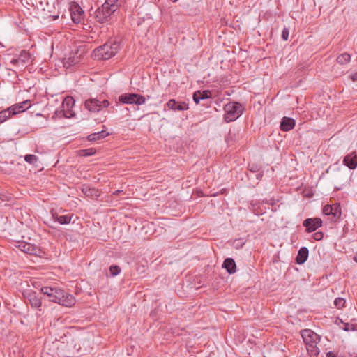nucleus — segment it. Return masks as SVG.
I'll use <instances>...</instances> for the list:
<instances>
[{
    "instance_id": "f257e3e1",
    "label": "nucleus",
    "mask_w": 357,
    "mask_h": 357,
    "mask_svg": "<svg viewBox=\"0 0 357 357\" xmlns=\"http://www.w3.org/2000/svg\"><path fill=\"white\" fill-rule=\"evenodd\" d=\"M119 49V42L117 40H111L96 48L93 52L98 59L107 60L114 56Z\"/></svg>"
},
{
    "instance_id": "f03ea898",
    "label": "nucleus",
    "mask_w": 357,
    "mask_h": 357,
    "mask_svg": "<svg viewBox=\"0 0 357 357\" xmlns=\"http://www.w3.org/2000/svg\"><path fill=\"white\" fill-rule=\"evenodd\" d=\"M225 114V120L227 122H231L236 120L243 112V105L237 102H229L224 106Z\"/></svg>"
},
{
    "instance_id": "7ed1b4c3",
    "label": "nucleus",
    "mask_w": 357,
    "mask_h": 357,
    "mask_svg": "<svg viewBox=\"0 0 357 357\" xmlns=\"http://www.w3.org/2000/svg\"><path fill=\"white\" fill-rule=\"evenodd\" d=\"M55 302L59 305L65 307H72L75 303V297L68 293H66L64 290L56 287Z\"/></svg>"
},
{
    "instance_id": "20e7f679",
    "label": "nucleus",
    "mask_w": 357,
    "mask_h": 357,
    "mask_svg": "<svg viewBox=\"0 0 357 357\" xmlns=\"http://www.w3.org/2000/svg\"><path fill=\"white\" fill-rule=\"evenodd\" d=\"M109 105L108 100L99 101L98 99L91 98L85 102V107L90 112H97L107 108Z\"/></svg>"
},
{
    "instance_id": "39448f33",
    "label": "nucleus",
    "mask_w": 357,
    "mask_h": 357,
    "mask_svg": "<svg viewBox=\"0 0 357 357\" xmlns=\"http://www.w3.org/2000/svg\"><path fill=\"white\" fill-rule=\"evenodd\" d=\"M24 253L33 255H40L42 253L41 250L36 245L25 241H17L15 245Z\"/></svg>"
},
{
    "instance_id": "423d86ee",
    "label": "nucleus",
    "mask_w": 357,
    "mask_h": 357,
    "mask_svg": "<svg viewBox=\"0 0 357 357\" xmlns=\"http://www.w3.org/2000/svg\"><path fill=\"white\" fill-rule=\"evenodd\" d=\"M115 11L114 8L104 5L97 9L96 11V18L97 22L100 23H105L108 17Z\"/></svg>"
},
{
    "instance_id": "0eeeda50",
    "label": "nucleus",
    "mask_w": 357,
    "mask_h": 357,
    "mask_svg": "<svg viewBox=\"0 0 357 357\" xmlns=\"http://www.w3.org/2000/svg\"><path fill=\"white\" fill-rule=\"evenodd\" d=\"M23 296L28 301L33 308L41 310L42 298L39 297L35 291H26L23 292Z\"/></svg>"
},
{
    "instance_id": "6e6552de",
    "label": "nucleus",
    "mask_w": 357,
    "mask_h": 357,
    "mask_svg": "<svg viewBox=\"0 0 357 357\" xmlns=\"http://www.w3.org/2000/svg\"><path fill=\"white\" fill-rule=\"evenodd\" d=\"M303 225L306 232L311 233L322 226V220L319 218H308L303 222Z\"/></svg>"
},
{
    "instance_id": "1a4fd4ad",
    "label": "nucleus",
    "mask_w": 357,
    "mask_h": 357,
    "mask_svg": "<svg viewBox=\"0 0 357 357\" xmlns=\"http://www.w3.org/2000/svg\"><path fill=\"white\" fill-rule=\"evenodd\" d=\"M301 334L305 344L320 342V336L311 329H303L301 331Z\"/></svg>"
},
{
    "instance_id": "9d476101",
    "label": "nucleus",
    "mask_w": 357,
    "mask_h": 357,
    "mask_svg": "<svg viewBox=\"0 0 357 357\" xmlns=\"http://www.w3.org/2000/svg\"><path fill=\"white\" fill-rule=\"evenodd\" d=\"M29 59V53L25 50H22L17 58H13L11 59L10 63L15 66L22 68Z\"/></svg>"
},
{
    "instance_id": "9b49d317",
    "label": "nucleus",
    "mask_w": 357,
    "mask_h": 357,
    "mask_svg": "<svg viewBox=\"0 0 357 357\" xmlns=\"http://www.w3.org/2000/svg\"><path fill=\"white\" fill-rule=\"evenodd\" d=\"M165 106L173 111H184L188 109V104L185 102H178L174 99L169 100Z\"/></svg>"
},
{
    "instance_id": "f8f14e48",
    "label": "nucleus",
    "mask_w": 357,
    "mask_h": 357,
    "mask_svg": "<svg viewBox=\"0 0 357 357\" xmlns=\"http://www.w3.org/2000/svg\"><path fill=\"white\" fill-rule=\"evenodd\" d=\"M70 15L74 23L78 24L84 17V11L79 5H75L70 8Z\"/></svg>"
},
{
    "instance_id": "ddd939ff",
    "label": "nucleus",
    "mask_w": 357,
    "mask_h": 357,
    "mask_svg": "<svg viewBox=\"0 0 357 357\" xmlns=\"http://www.w3.org/2000/svg\"><path fill=\"white\" fill-rule=\"evenodd\" d=\"M31 107L30 100H27L20 103L15 104L8 109H10L12 116L22 112Z\"/></svg>"
},
{
    "instance_id": "4468645a",
    "label": "nucleus",
    "mask_w": 357,
    "mask_h": 357,
    "mask_svg": "<svg viewBox=\"0 0 357 357\" xmlns=\"http://www.w3.org/2000/svg\"><path fill=\"white\" fill-rule=\"evenodd\" d=\"M52 216L54 221H56L61 225H66L71 222L74 215L73 213H68L64 215L60 214L58 212H52Z\"/></svg>"
},
{
    "instance_id": "2eb2a0df",
    "label": "nucleus",
    "mask_w": 357,
    "mask_h": 357,
    "mask_svg": "<svg viewBox=\"0 0 357 357\" xmlns=\"http://www.w3.org/2000/svg\"><path fill=\"white\" fill-rule=\"evenodd\" d=\"M343 164L350 169L357 167V155L355 152L347 154L343 159Z\"/></svg>"
},
{
    "instance_id": "dca6fc26",
    "label": "nucleus",
    "mask_w": 357,
    "mask_h": 357,
    "mask_svg": "<svg viewBox=\"0 0 357 357\" xmlns=\"http://www.w3.org/2000/svg\"><path fill=\"white\" fill-rule=\"evenodd\" d=\"M82 192L85 197L89 198H98L101 195V192L99 190L87 185L82 187Z\"/></svg>"
},
{
    "instance_id": "f3484780",
    "label": "nucleus",
    "mask_w": 357,
    "mask_h": 357,
    "mask_svg": "<svg viewBox=\"0 0 357 357\" xmlns=\"http://www.w3.org/2000/svg\"><path fill=\"white\" fill-rule=\"evenodd\" d=\"M295 126V120L290 117H283L280 123V128L282 131H289Z\"/></svg>"
},
{
    "instance_id": "a211bd4d",
    "label": "nucleus",
    "mask_w": 357,
    "mask_h": 357,
    "mask_svg": "<svg viewBox=\"0 0 357 357\" xmlns=\"http://www.w3.org/2000/svg\"><path fill=\"white\" fill-rule=\"evenodd\" d=\"M222 268H225L229 274H233L236 271V264L234 259L228 257L225 259Z\"/></svg>"
},
{
    "instance_id": "6ab92c4d",
    "label": "nucleus",
    "mask_w": 357,
    "mask_h": 357,
    "mask_svg": "<svg viewBox=\"0 0 357 357\" xmlns=\"http://www.w3.org/2000/svg\"><path fill=\"white\" fill-rule=\"evenodd\" d=\"M211 96V92L208 90L197 91L193 94V100L198 104L200 100L208 99Z\"/></svg>"
},
{
    "instance_id": "aec40b11",
    "label": "nucleus",
    "mask_w": 357,
    "mask_h": 357,
    "mask_svg": "<svg viewBox=\"0 0 357 357\" xmlns=\"http://www.w3.org/2000/svg\"><path fill=\"white\" fill-rule=\"evenodd\" d=\"M308 255L309 250L306 247L301 248L296 257V263L298 264H303L305 263L308 257Z\"/></svg>"
},
{
    "instance_id": "412c9836",
    "label": "nucleus",
    "mask_w": 357,
    "mask_h": 357,
    "mask_svg": "<svg viewBox=\"0 0 357 357\" xmlns=\"http://www.w3.org/2000/svg\"><path fill=\"white\" fill-rule=\"evenodd\" d=\"M56 287H43L40 289L41 293H43L44 295H46L49 297V301L50 302H55V297L56 294L54 293V291H56Z\"/></svg>"
},
{
    "instance_id": "4be33fe9",
    "label": "nucleus",
    "mask_w": 357,
    "mask_h": 357,
    "mask_svg": "<svg viewBox=\"0 0 357 357\" xmlns=\"http://www.w3.org/2000/svg\"><path fill=\"white\" fill-rule=\"evenodd\" d=\"M332 220L334 222L337 221L342 215V209L339 203H335L331 205Z\"/></svg>"
},
{
    "instance_id": "5701e85b",
    "label": "nucleus",
    "mask_w": 357,
    "mask_h": 357,
    "mask_svg": "<svg viewBox=\"0 0 357 357\" xmlns=\"http://www.w3.org/2000/svg\"><path fill=\"white\" fill-rule=\"evenodd\" d=\"M80 61V55L77 56L75 54H70V55L63 59L64 66H73L77 64Z\"/></svg>"
},
{
    "instance_id": "b1692460",
    "label": "nucleus",
    "mask_w": 357,
    "mask_h": 357,
    "mask_svg": "<svg viewBox=\"0 0 357 357\" xmlns=\"http://www.w3.org/2000/svg\"><path fill=\"white\" fill-rule=\"evenodd\" d=\"M109 134V132H107L105 130H102L100 132L91 133L88 135L87 139L90 142H94L96 140L102 139L107 136H108Z\"/></svg>"
},
{
    "instance_id": "393cba45",
    "label": "nucleus",
    "mask_w": 357,
    "mask_h": 357,
    "mask_svg": "<svg viewBox=\"0 0 357 357\" xmlns=\"http://www.w3.org/2000/svg\"><path fill=\"white\" fill-rule=\"evenodd\" d=\"M135 93H123L119 97V101L123 104H134Z\"/></svg>"
},
{
    "instance_id": "a878e982",
    "label": "nucleus",
    "mask_w": 357,
    "mask_h": 357,
    "mask_svg": "<svg viewBox=\"0 0 357 357\" xmlns=\"http://www.w3.org/2000/svg\"><path fill=\"white\" fill-rule=\"evenodd\" d=\"M318 343H312L305 344L307 353L310 357H317L319 354V349L317 347Z\"/></svg>"
},
{
    "instance_id": "bb28decb",
    "label": "nucleus",
    "mask_w": 357,
    "mask_h": 357,
    "mask_svg": "<svg viewBox=\"0 0 357 357\" xmlns=\"http://www.w3.org/2000/svg\"><path fill=\"white\" fill-rule=\"evenodd\" d=\"M351 61V55L347 52L341 54L337 57V62L341 65L347 64Z\"/></svg>"
},
{
    "instance_id": "cd10ccee",
    "label": "nucleus",
    "mask_w": 357,
    "mask_h": 357,
    "mask_svg": "<svg viewBox=\"0 0 357 357\" xmlns=\"http://www.w3.org/2000/svg\"><path fill=\"white\" fill-rule=\"evenodd\" d=\"M12 116L10 109H4L0 112V123L4 122Z\"/></svg>"
},
{
    "instance_id": "c85d7f7f",
    "label": "nucleus",
    "mask_w": 357,
    "mask_h": 357,
    "mask_svg": "<svg viewBox=\"0 0 357 357\" xmlns=\"http://www.w3.org/2000/svg\"><path fill=\"white\" fill-rule=\"evenodd\" d=\"M75 104V100L71 97L65 98L62 103V107L65 109H71Z\"/></svg>"
},
{
    "instance_id": "c756f323",
    "label": "nucleus",
    "mask_w": 357,
    "mask_h": 357,
    "mask_svg": "<svg viewBox=\"0 0 357 357\" xmlns=\"http://www.w3.org/2000/svg\"><path fill=\"white\" fill-rule=\"evenodd\" d=\"M96 153V149L93 148H89L86 149H81L79 151V154L81 156L87 157L93 155Z\"/></svg>"
},
{
    "instance_id": "7c9ffc66",
    "label": "nucleus",
    "mask_w": 357,
    "mask_h": 357,
    "mask_svg": "<svg viewBox=\"0 0 357 357\" xmlns=\"http://www.w3.org/2000/svg\"><path fill=\"white\" fill-rule=\"evenodd\" d=\"M24 160L29 164L34 165L38 162V158L35 155L28 154L25 155Z\"/></svg>"
},
{
    "instance_id": "2f4dec72",
    "label": "nucleus",
    "mask_w": 357,
    "mask_h": 357,
    "mask_svg": "<svg viewBox=\"0 0 357 357\" xmlns=\"http://www.w3.org/2000/svg\"><path fill=\"white\" fill-rule=\"evenodd\" d=\"M66 118L65 108H63L62 106L56 109L54 114L52 118Z\"/></svg>"
},
{
    "instance_id": "473e14b6",
    "label": "nucleus",
    "mask_w": 357,
    "mask_h": 357,
    "mask_svg": "<svg viewBox=\"0 0 357 357\" xmlns=\"http://www.w3.org/2000/svg\"><path fill=\"white\" fill-rule=\"evenodd\" d=\"M135 97L134 104L140 105H143L145 103L146 98L143 96H142L140 94L135 93Z\"/></svg>"
},
{
    "instance_id": "72a5a7b5",
    "label": "nucleus",
    "mask_w": 357,
    "mask_h": 357,
    "mask_svg": "<svg viewBox=\"0 0 357 357\" xmlns=\"http://www.w3.org/2000/svg\"><path fill=\"white\" fill-rule=\"evenodd\" d=\"M345 302V299L342 298H336L334 301V305L337 307V308L341 309L344 307Z\"/></svg>"
},
{
    "instance_id": "f704fd0d",
    "label": "nucleus",
    "mask_w": 357,
    "mask_h": 357,
    "mask_svg": "<svg viewBox=\"0 0 357 357\" xmlns=\"http://www.w3.org/2000/svg\"><path fill=\"white\" fill-rule=\"evenodd\" d=\"M110 274L112 276H116L121 272V268L117 265H112L109 268Z\"/></svg>"
},
{
    "instance_id": "c9c22d12",
    "label": "nucleus",
    "mask_w": 357,
    "mask_h": 357,
    "mask_svg": "<svg viewBox=\"0 0 357 357\" xmlns=\"http://www.w3.org/2000/svg\"><path fill=\"white\" fill-rule=\"evenodd\" d=\"M343 330L345 331H356V326L349 323H344Z\"/></svg>"
},
{
    "instance_id": "e433bc0d",
    "label": "nucleus",
    "mask_w": 357,
    "mask_h": 357,
    "mask_svg": "<svg viewBox=\"0 0 357 357\" xmlns=\"http://www.w3.org/2000/svg\"><path fill=\"white\" fill-rule=\"evenodd\" d=\"M118 0H106V1L104 3V5H107L109 6H111V8H114V10H116L117 5L116 4Z\"/></svg>"
},
{
    "instance_id": "4c0bfd02",
    "label": "nucleus",
    "mask_w": 357,
    "mask_h": 357,
    "mask_svg": "<svg viewBox=\"0 0 357 357\" xmlns=\"http://www.w3.org/2000/svg\"><path fill=\"white\" fill-rule=\"evenodd\" d=\"M289 35V29L287 27H284L282 29L281 37L284 40H287Z\"/></svg>"
},
{
    "instance_id": "58836bf2",
    "label": "nucleus",
    "mask_w": 357,
    "mask_h": 357,
    "mask_svg": "<svg viewBox=\"0 0 357 357\" xmlns=\"http://www.w3.org/2000/svg\"><path fill=\"white\" fill-rule=\"evenodd\" d=\"M323 213L326 215H331V205L327 204L323 208Z\"/></svg>"
},
{
    "instance_id": "ea45409f",
    "label": "nucleus",
    "mask_w": 357,
    "mask_h": 357,
    "mask_svg": "<svg viewBox=\"0 0 357 357\" xmlns=\"http://www.w3.org/2000/svg\"><path fill=\"white\" fill-rule=\"evenodd\" d=\"M324 234L321 231H317L313 234V238L315 241H320L323 238Z\"/></svg>"
},
{
    "instance_id": "a19ab883",
    "label": "nucleus",
    "mask_w": 357,
    "mask_h": 357,
    "mask_svg": "<svg viewBox=\"0 0 357 357\" xmlns=\"http://www.w3.org/2000/svg\"><path fill=\"white\" fill-rule=\"evenodd\" d=\"M66 118H70L75 116V112L71 109H65Z\"/></svg>"
},
{
    "instance_id": "79ce46f5",
    "label": "nucleus",
    "mask_w": 357,
    "mask_h": 357,
    "mask_svg": "<svg viewBox=\"0 0 357 357\" xmlns=\"http://www.w3.org/2000/svg\"><path fill=\"white\" fill-rule=\"evenodd\" d=\"M123 192V190H115L112 195H114V196H119L120 195L121 193Z\"/></svg>"
},
{
    "instance_id": "37998d69",
    "label": "nucleus",
    "mask_w": 357,
    "mask_h": 357,
    "mask_svg": "<svg viewBox=\"0 0 357 357\" xmlns=\"http://www.w3.org/2000/svg\"><path fill=\"white\" fill-rule=\"evenodd\" d=\"M7 197L3 193L0 192V199L2 201H5Z\"/></svg>"
},
{
    "instance_id": "c03bdc74",
    "label": "nucleus",
    "mask_w": 357,
    "mask_h": 357,
    "mask_svg": "<svg viewBox=\"0 0 357 357\" xmlns=\"http://www.w3.org/2000/svg\"><path fill=\"white\" fill-rule=\"evenodd\" d=\"M351 79L353 81H357V72L351 75Z\"/></svg>"
},
{
    "instance_id": "a18cd8bd",
    "label": "nucleus",
    "mask_w": 357,
    "mask_h": 357,
    "mask_svg": "<svg viewBox=\"0 0 357 357\" xmlns=\"http://www.w3.org/2000/svg\"><path fill=\"white\" fill-rule=\"evenodd\" d=\"M354 260L357 262V253L355 255L354 257Z\"/></svg>"
}]
</instances>
